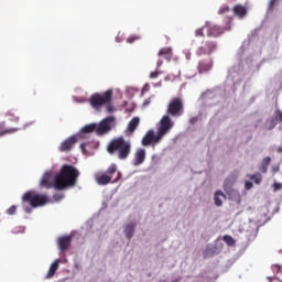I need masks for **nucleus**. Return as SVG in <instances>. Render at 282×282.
I'll return each mask as SVG.
<instances>
[{
  "label": "nucleus",
  "mask_w": 282,
  "mask_h": 282,
  "mask_svg": "<svg viewBox=\"0 0 282 282\" xmlns=\"http://www.w3.org/2000/svg\"><path fill=\"white\" fill-rule=\"evenodd\" d=\"M204 28H206L207 36L217 39V36L224 34V30L219 25H212L209 22H206Z\"/></svg>",
  "instance_id": "11"
},
{
  "label": "nucleus",
  "mask_w": 282,
  "mask_h": 282,
  "mask_svg": "<svg viewBox=\"0 0 282 282\" xmlns=\"http://www.w3.org/2000/svg\"><path fill=\"white\" fill-rule=\"evenodd\" d=\"M270 162H272V159L270 156H267L262 160V163L260 165L261 173H268V166H270Z\"/></svg>",
  "instance_id": "20"
},
{
  "label": "nucleus",
  "mask_w": 282,
  "mask_h": 282,
  "mask_svg": "<svg viewBox=\"0 0 282 282\" xmlns=\"http://www.w3.org/2000/svg\"><path fill=\"white\" fill-rule=\"evenodd\" d=\"M140 124V118L139 117H133L132 120L128 124V131L129 133H133L138 129Z\"/></svg>",
  "instance_id": "18"
},
{
  "label": "nucleus",
  "mask_w": 282,
  "mask_h": 282,
  "mask_svg": "<svg viewBox=\"0 0 282 282\" xmlns=\"http://www.w3.org/2000/svg\"><path fill=\"white\" fill-rule=\"evenodd\" d=\"M267 127H268L269 131H272V128L276 127V119H271L270 121H268Z\"/></svg>",
  "instance_id": "26"
},
{
  "label": "nucleus",
  "mask_w": 282,
  "mask_h": 282,
  "mask_svg": "<svg viewBox=\"0 0 282 282\" xmlns=\"http://www.w3.org/2000/svg\"><path fill=\"white\" fill-rule=\"evenodd\" d=\"M116 122V117L109 116L101 120L99 123L86 124L82 128V133H96L97 135H105L109 133L111 127Z\"/></svg>",
  "instance_id": "5"
},
{
  "label": "nucleus",
  "mask_w": 282,
  "mask_h": 282,
  "mask_svg": "<svg viewBox=\"0 0 282 282\" xmlns=\"http://www.w3.org/2000/svg\"><path fill=\"white\" fill-rule=\"evenodd\" d=\"M204 30H206V28H200V29H197L195 31V36H206V34L204 33Z\"/></svg>",
  "instance_id": "30"
},
{
  "label": "nucleus",
  "mask_w": 282,
  "mask_h": 282,
  "mask_svg": "<svg viewBox=\"0 0 282 282\" xmlns=\"http://www.w3.org/2000/svg\"><path fill=\"white\" fill-rule=\"evenodd\" d=\"M116 171H118V166L116 164H111L105 174L96 176V182L99 186H107L111 182V177H113Z\"/></svg>",
  "instance_id": "8"
},
{
  "label": "nucleus",
  "mask_w": 282,
  "mask_h": 282,
  "mask_svg": "<svg viewBox=\"0 0 282 282\" xmlns=\"http://www.w3.org/2000/svg\"><path fill=\"white\" fill-rule=\"evenodd\" d=\"M134 232H135V224H133V223L128 225L124 229L127 239H131V237H133Z\"/></svg>",
  "instance_id": "21"
},
{
  "label": "nucleus",
  "mask_w": 282,
  "mask_h": 282,
  "mask_svg": "<svg viewBox=\"0 0 282 282\" xmlns=\"http://www.w3.org/2000/svg\"><path fill=\"white\" fill-rule=\"evenodd\" d=\"M276 3V0H270L269 1V10H274V4Z\"/></svg>",
  "instance_id": "35"
},
{
  "label": "nucleus",
  "mask_w": 282,
  "mask_h": 282,
  "mask_svg": "<svg viewBox=\"0 0 282 282\" xmlns=\"http://www.w3.org/2000/svg\"><path fill=\"white\" fill-rule=\"evenodd\" d=\"M107 151L119 160H127L131 155V141L124 140L123 137L112 139L107 145Z\"/></svg>",
  "instance_id": "3"
},
{
  "label": "nucleus",
  "mask_w": 282,
  "mask_h": 282,
  "mask_svg": "<svg viewBox=\"0 0 282 282\" xmlns=\"http://www.w3.org/2000/svg\"><path fill=\"white\" fill-rule=\"evenodd\" d=\"M278 153H282V148H279V149H278Z\"/></svg>",
  "instance_id": "43"
},
{
  "label": "nucleus",
  "mask_w": 282,
  "mask_h": 282,
  "mask_svg": "<svg viewBox=\"0 0 282 282\" xmlns=\"http://www.w3.org/2000/svg\"><path fill=\"white\" fill-rule=\"evenodd\" d=\"M14 131H17V129L6 130L0 126V138L1 135H6V133H14Z\"/></svg>",
  "instance_id": "27"
},
{
  "label": "nucleus",
  "mask_w": 282,
  "mask_h": 282,
  "mask_svg": "<svg viewBox=\"0 0 282 282\" xmlns=\"http://www.w3.org/2000/svg\"><path fill=\"white\" fill-rule=\"evenodd\" d=\"M160 74H162V72L160 70H154L150 74V78H158V76H160Z\"/></svg>",
  "instance_id": "31"
},
{
  "label": "nucleus",
  "mask_w": 282,
  "mask_h": 282,
  "mask_svg": "<svg viewBox=\"0 0 282 282\" xmlns=\"http://www.w3.org/2000/svg\"><path fill=\"white\" fill-rule=\"evenodd\" d=\"M272 173H279V166H273L272 167Z\"/></svg>",
  "instance_id": "40"
},
{
  "label": "nucleus",
  "mask_w": 282,
  "mask_h": 282,
  "mask_svg": "<svg viewBox=\"0 0 282 282\" xmlns=\"http://www.w3.org/2000/svg\"><path fill=\"white\" fill-rule=\"evenodd\" d=\"M249 177H250V180H252V182H254V184H261L262 177H261V174H260V173H258V174H252V175H250Z\"/></svg>",
  "instance_id": "23"
},
{
  "label": "nucleus",
  "mask_w": 282,
  "mask_h": 282,
  "mask_svg": "<svg viewBox=\"0 0 282 282\" xmlns=\"http://www.w3.org/2000/svg\"><path fill=\"white\" fill-rule=\"evenodd\" d=\"M273 188H274L275 192H276V191H281V188H282V183H274V184H273Z\"/></svg>",
  "instance_id": "34"
},
{
  "label": "nucleus",
  "mask_w": 282,
  "mask_h": 282,
  "mask_svg": "<svg viewBox=\"0 0 282 282\" xmlns=\"http://www.w3.org/2000/svg\"><path fill=\"white\" fill-rule=\"evenodd\" d=\"M113 99V90H106L105 93H95L89 98V105L96 111H100L105 105H111Z\"/></svg>",
  "instance_id": "6"
},
{
  "label": "nucleus",
  "mask_w": 282,
  "mask_h": 282,
  "mask_svg": "<svg viewBox=\"0 0 282 282\" xmlns=\"http://www.w3.org/2000/svg\"><path fill=\"white\" fill-rule=\"evenodd\" d=\"M57 243L59 250H62L63 252H65V250H69V246H72V236H63L58 238Z\"/></svg>",
  "instance_id": "13"
},
{
  "label": "nucleus",
  "mask_w": 282,
  "mask_h": 282,
  "mask_svg": "<svg viewBox=\"0 0 282 282\" xmlns=\"http://www.w3.org/2000/svg\"><path fill=\"white\" fill-rule=\"evenodd\" d=\"M252 182H246V184H245V188L247 189V191H250V188H252Z\"/></svg>",
  "instance_id": "37"
},
{
  "label": "nucleus",
  "mask_w": 282,
  "mask_h": 282,
  "mask_svg": "<svg viewBox=\"0 0 282 282\" xmlns=\"http://www.w3.org/2000/svg\"><path fill=\"white\" fill-rule=\"evenodd\" d=\"M162 61L160 59V61H158V63H156V67H158V69H160V67H162Z\"/></svg>",
  "instance_id": "41"
},
{
  "label": "nucleus",
  "mask_w": 282,
  "mask_h": 282,
  "mask_svg": "<svg viewBox=\"0 0 282 282\" xmlns=\"http://www.w3.org/2000/svg\"><path fill=\"white\" fill-rule=\"evenodd\" d=\"M117 180H120V173H118V178ZM117 180H115L113 182H116Z\"/></svg>",
  "instance_id": "44"
},
{
  "label": "nucleus",
  "mask_w": 282,
  "mask_h": 282,
  "mask_svg": "<svg viewBox=\"0 0 282 282\" xmlns=\"http://www.w3.org/2000/svg\"><path fill=\"white\" fill-rule=\"evenodd\" d=\"M273 270H278V272H279V270H281V267H279V265H273Z\"/></svg>",
  "instance_id": "42"
},
{
  "label": "nucleus",
  "mask_w": 282,
  "mask_h": 282,
  "mask_svg": "<svg viewBox=\"0 0 282 282\" xmlns=\"http://www.w3.org/2000/svg\"><path fill=\"white\" fill-rule=\"evenodd\" d=\"M64 195L63 194H55L53 196V199H55V202H61V199H63Z\"/></svg>",
  "instance_id": "33"
},
{
  "label": "nucleus",
  "mask_w": 282,
  "mask_h": 282,
  "mask_svg": "<svg viewBox=\"0 0 282 282\" xmlns=\"http://www.w3.org/2000/svg\"><path fill=\"white\" fill-rule=\"evenodd\" d=\"M51 180H52V173L51 172L44 173V175L41 178L40 186L42 188H52Z\"/></svg>",
  "instance_id": "16"
},
{
  "label": "nucleus",
  "mask_w": 282,
  "mask_h": 282,
  "mask_svg": "<svg viewBox=\"0 0 282 282\" xmlns=\"http://www.w3.org/2000/svg\"><path fill=\"white\" fill-rule=\"evenodd\" d=\"M223 240L225 241V243H227V246L232 247L235 246L236 241L235 238H232L231 236H224Z\"/></svg>",
  "instance_id": "22"
},
{
  "label": "nucleus",
  "mask_w": 282,
  "mask_h": 282,
  "mask_svg": "<svg viewBox=\"0 0 282 282\" xmlns=\"http://www.w3.org/2000/svg\"><path fill=\"white\" fill-rule=\"evenodd\" d=\"M135 41H140V36L131 35L127 39V43H135Z\"/></svg>",
  "instance_id": "28"
},
{
  "label": "nucleus",
  "mask_w": 282,
  "mask_h": 282,
  "mask_svg": "<svg viewBox=\"0 0 282 282\" xmlns=\"http://www.w3.org/2000/svg\"><path fill=\"white\" fill-rule=\"evenodd\" d=\"M199 121V117H193L189 122L191 124H196Z\"/></svg>",
  "instance_id": "36"
},
{
  "label": "nucleus",
  "mask_w": 282,
  "mask_h": 282,
  "mask_svg": "<svg viewBox=\"0 0 282 282\" xmlns=\"http://www.w3.org/2000/svg\"><path fill=\"white\" fill-rule=\"evenodd\" d=\"M210 69H213V61L212 59L200 61L198 63L199 74H205V72H210Z\"/></svg>",
  "instance_id": "15"
},
{
  "label": "nucleus",
  "mask_w": 282,
  "mask_h": 282,
  "mask_svg": "<svg viewBox=\"0 0 282 282\" xmlns=\"http://www.w3.org/2000/svg\"><path fill=\"white\" fill-rule=\"evenodd\" d=\"M58 263H61V261L59 260H55L51 264V267L48 269V272H47V275H46L47 279H52V276H54V274H56V271L58 270Z\"/></svg>",
  "instance_id": "19"
},
{
  "label": "nucleus",
  "mask_w": 282,
  "mask_h": 282,
  "mask_svg": "<svg viewBox=\"0 0 282 282\" xmlns=\"http://www.w3.org/2000/svg\"><path fill=\"white\" fill-rule=\"evenodd\" d=\"M275 120H279V122H282V112H281V110H276Z\"/></svg>",
  "instance_id": "32"
},
{
  "label": "nucleus",
  "mask_w": 282,
  "mask_h": 282,
  "mask_svg": "<svg viewBox=\"0 0 282 282\" xmlns=\"http://www.w3.org/2000/svg\"><path fill=\"white\" fill-rule=\"evenodd\" d=\"M182 113H184V101L180 97L173 98L167 105L165 116H169V118H180Z\"/></svg>",
  "instance_id": "7"
},
{
  "label": "nucleus",
  "mask_w": 282,
  "mask_h": 282,
  "mask_svg": "<svg viewBox=\"0 0 282 282\" xmlns=\"http://www.w3.org/2000/svg\"><path fill=\"white\" fill-rule=\"evenodd\" d=\"M217 51V42L207 40L197 50V56H210L213 52Z\"/></svg>",
  "instance_id": "9"
},
{
  "label": "nucleus",
  "mask_w": 282,
  "mask_h": 282,
  "mask_svg": "<svg viewBox=\"0 0 282 282\" xmlns=\"http://www.w3.org/2000/svg\"><path fill=\"white\" fill-rule=\"evenodd\" d=\"M226 199V194H224V192L221 191H217L214 195V202L216 206H223L224 200Z\"/></svg>",
  "instance_id": "17"
},
{
  "label": "nucleus",
  "mask_w": 282,
  "mask_h": 282,
  "mask_svg": "<svg viewBox=\"0 0 282 282\" xmlns=\"http://www.w3.org/2000/svg\"><path fill=\"white\" fill-rule=\"evenodd\" d=\"M7 215H17V205H12L9 209H7Z\"/></svg>",
  "instance_id": "29"
},
{
  "label": "nucleus",
  "mask_w": 282,
  "mask_h": 282,
  "mask_svg": "<svg viewBox=\"0 0 282 282\" xmlns=\"http://www.w3.org/2000/svg\"><path fill=\"white\" fill-rule=\"evenodd\" d=\"M77 142H78V135H72L61 143L59 151L62 153L72 151V149H74Z\"/></svg>",
  "instance_id": "10"
},
{
  "label": "nucleus",
  "mask_w": 282,
  "mask_h": 282,
  "mask_svg": "<svg viewBox=\"0 0 282 282\" xmlns=\"http://www.w3.org/2000/svg\"><path fill=\"white\" fill-rule=\"evenodd\" d=\"M232 12H234L235 17H238V19H243V17H246V14H248V8H246L245 6H241V4H236L232 8Z\"/></svg>",
  "instance_id": "14"
},
{
  "label": "nucleus",
  "mask_w": 282,
  "mask_h": 282,
  "mask_svg": "<svg viewBox=\"0 0 282 282\" xmlns=\"http://www.w3.org/2000/svg\"><path fill=\"white\" fill-rule=\"evenodd\" d=\"M143 105H144V107L151 105V98L145 99Z\"/></svg>",
  "instance_id": "39"
},
{
  "label": "nucleus",
  "mask_w": 282,
  "mask_h": 282,
  "mask_svg": "<svg viewBox=\"0 0 282 282\" xmlns=\"http://www.w3.org/2000/svg\"><path fill=\"white\" fill-rule=\"evenodd\" d=\"M159 56H171V48L164 47L159 51Z\"/></svg>",
  "instance_id": "24"
},
{
  "label": "nucleus",
  "mask_w": 282,
  "mask_h": 282,
  "mask_svg": "<svg viewBox=\"0 0 282 282\" xmlns=\"http://www.w3.org/2000/svg\"><path fill=\"white\" fill-rule=\"evenodd\" d=\"M24 213H32V208H39L50 203L45 194H39L35 191H29L22 196Z\"/></svg>",
  "instance_id": "4"
},
{
  "label": "nucleus",
  "mask_w": 282,
  "mask_h": 282,
  "mask_svg": "<svg viewBox=\"0 0 282 282\" xmlns=\"http://www.w3.org/2000/svg\"><path fill=\"white\" fill-rule=\"evenodd\" d=\"M144 160H147V150L140 148L134 153V166H140V164H144Z\"/></svg>",
  "instance_id": "12"
},
{
  "label": "nucleus",
  "mask_w": 282,
  "mask_h": 282,
  "mask_svg": "<svg viewBox=\"0 0 282 282\" xmlns=\"http://www.w3.org/2000/svg\"><path fill=\"white\" fill-rule=\"evenodd\" d=\"M175 127V122L169 115L163 116L156 123V133L153 130H149L141 140L142 147H155L164 140L165 135L171 133V130Z\"/></svg>",
  "instance_id": "1"
},
{
  "label": "nucleus",
  "mask_w": 282,
  "mask_h": 282,
  "mask_svg": "<svg viewBox=\"0 0 282 282\" xmlns=\"http://www.w3.org/2000/svg\"><path fill=\"white\" fill-rule=\"evenodd\" d=\"M228 12H230V7L225 4L219 9L218 14H228Z\"/></svg>",
  "instance_id": "25"
},
{
  "label": "nucleus",
  "mask_w": 282,
  "mask_h": 282,
  "mask_svg": "<svg viewBox=\"0 0 282 282\" xmlns=\"http://www.w3.org/2000/svg\"><path fill=\"white\" fill-rule=\"evenodd\" d=\"M80 172L73 165H63L59 173L55 176L53 186L56 191H65L72 186H76Z\"/></svg>",
  "instance_id": "2"
},
{
  "label": "nucleus",
  "mask_w": 282,
  "mask_h": 282,
  "mask_svg": "<svg viewBox=\"0 0 282 282\" xmlns=\"http://www.w3.org/2000/svg\"><path fill=\"white\" fill-rule=\"evenodd\" d=\"M87 143H82L80 144V150L83 151V153H87Z\"/></svg>",
  "instance_id": "38"
}]
</instances>
